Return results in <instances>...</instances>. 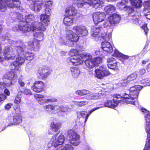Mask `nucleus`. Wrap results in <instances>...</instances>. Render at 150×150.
Here are the masks:
<instances>
[{"mask_svg": "<svg viewBox=\"0 0 150 150\" xmlns=\"http://www.w3.org/2000/svg\"><path fill=\"white\" fill-rule=\"evenodd\" d=\"M71 57L69 60L70 64L71 63L74 65H78L83 63L85 59V68L87 70L91 69L98 64H100L102 61V58L99 57H94L92 59V56L90 54L83 53L80 54L78 53L76 50H73L70 53Z\"/></svg>", "mask_w": 150, "mask_h": 150, "instance_id": "f257e3e1", "label": "nucleus"}, {"mask_svg": "<svg viewBox=\"0 0 150 150\" xmlns=\"http://www.w3.org/2000/svg\"><path fill=\"white\" fill-rule=\"evenodd\" d=\"M142 87L140 85H135L131 87L129 91V94L125 93L124 94L121 95L119 94H116L113 98L112 101L111 100H108L105 103V107L114 108L116 107L118 103L121 101L120 99L122 98L127 99V102L128 103L135 105V100L138 96L139 91L141 90Z\"/></svg>", "mask_w": 150, "mask_h": 150, "instance_id": "f03ea898", "label": "nucleus"}, {"mask_svg": "<svg viewBox=\"0 0 150 150\" xmlns=\"http://www.w3.org/2000/svg\"><path fill=\"white\" fill-rule=\"evenodd\" d=\"M79 37L71 30H68L66 31V36L60 38L59 42L62 45L71 47L74 45V42H76L78 41Z\"/></svg>", "mask_w": 150, "mask_h": 150, "instance_id": "7ed1b4c3", "label": "nucleus"}, {"mask_svg": "<svg viewBox=\"0 0 150 150\" xmlns=\"http://www.w3.org/2000/svg\"><path fill=\"white\" fill-rule=\"evenodd\" d=\"M102 39L104 40L101 43L102 48L103 50L108 52L111 53L113 51L112 46L108 41L110 40L111 38V34L104 33L101 35Z\"/></svg>", "mask_w": 150, "mask_h": 150, "instance_id": "20e7f679", "label": "nucleus"}, {"mask_svg": "<svg viewBox=\"0 0 150 150\" xmlns=\"http://www.w3.org/2000/svg\"><path fill=\"white\" fill-rule=\"evenodd\" d=\"M44 27H41L40 26L34 25L33 23H32L28 24L23 21H21V27L20 31L23 33H26L30 31H33L36 29L44 30L45 29Z\"/></svg>", "mask_w": 150, "mask_h": 150, "instance_id": "39448f33", "label": "nucleus"}, {"mask_svg": "<svg viewBox=\"0 0 150 150\" xmlns=\"http://www.w3.org/2000/svg\"><path fill=\"white\" fill-rule=\"evenodd\" d=\"M146 121L145 129L147 133V139L145 146L144 150H150V114L148 113L145 116Z\"/></svg>", "mask_w": 150, "mask_h": 150, "instance_id": "423d86ee", "label": "nucleus"}, {"mask_svg": "<svg viewBox=\"0 0 150 150\" xmlns=\"http://www.w3.org/2000/svg\"><path fill=\"white\" fill-rule=\"evenodd\" d=\"M57 134H56L51 138L50 142L48 144V147H50L52 146L56 147L63 144L64 140V136L60 135L57 137Z\"/></svg>", "mask_w": 150, "mask_h": 150, "instance_id": "0eeeda50", "label": "nucleus"}, {"mask_svg": "<svg viewBox=\"0 0 150 150\" xmlns=\"http://www.w3.org/2000/svg\"><path fill=\"white\" fill-rule=\"evenodd\" d=\"M68 134L67 137L71 141V143L75 146L79 145L80 143L79 135L71 130L68 131Z\"/></svg>", "mask_w": 150, "mask_h": 150, "instance_id": "6e6552de", "label": "nucleus"}, {"mask_svg": "<svg viewBox=\"0 0 150 150\" xmlns=\"http://www.w3.org/2000/svg\"><path fill=\"white\" fill-rule=\"evenodd\" d=\"M40 21L44 23L45 25L43 24L42 23L37 22L35 23L36 24L38 27L40 26L41 27L45 28V29L42 31H44L45 30L47 25L49 24L50 20V16L49 15H46V14H42L40 16Z\"/></svg>", "mask_w": 150, "mask_h": 150, "instance_id": "1a4fd4ad", "label": "nucleus"}, {"mask_svg": "<svg viewBox=\"0 0 150 150\" xmlns=\"http://www.w3.org/2000/svg\"><path fill=\"white\" fill-rule=\"evenodd\" d=\"M25 61L24 58L19 56L17 58L16 61L11 64L10 68L11 70H14L15 71L19 70L20 66Z\"/></svg>", "mask_w": 150, "mask_h": 150, "instance_id": "9d476101", "label": "nucleus"}, {"mask_svg": "<svg viewBox=\"0 0 150 150\" xmlns=\"http://www.w3.org/2000/svg\"><path fill=\"white\" fill-rule=\"evenodd\" d=\"M95 72V76L99 79H101L104 76L110 74V73L106 69L104 66L100 67L99 69H96Z\"/></svg>", "mask_w": 150, "mask_h": 150, "instance_id": "9b49d317", "label": "nucleus"}, {"mask_svg": "<svg viewBox=\"0 0 150 150\" xmlns=\"http://www.w3.org/2000/svg\"><path fill=\"white\" fill-rule=\"evenodd\" d=\"M43 4L42 0H35L30 4V7L35 12H37L41 9Z\"/></svg>", "mask_w": 150, "mask_h": 150, "instance_id": "f8f14e48", "label": "nucleus"}, {"mask_svg": "<svg viewBox=\"0 0 150 150\" xmlns=\"http://www.w3.org/2000/svg\"><path fill=\"white\" fill-rule=\"evenodd\" d=\"M27 49L26 46L24 44H21L20 45L15 46L13 52L14 57L16 56L24 55Z\"/></svg>", "mask_w": 150, "mask_h": 150, "instance_id": "ddd939ff", "label": "nucleus"}, {"mask_svg": "<svg viewBox=\"0 0 150 150\" xmlns=\"http://www.w3.org/2000/svg\"><path fill=\"white\" fill-rule=\"evenodd\" d=\"M105 14L102 12H97L93 14V18L94 23L97 24L104 20L105 18Z\"/></svg>", "mask_w": 150, "mask_h": 150, "instance_id": "4468645a", "label": "nucleus"}, {"mask_svg": "<svg viewBox=\"0 0 150 150\" xmlns=\"http://www.w3.org/2000/svg\"><path fill=\"white\" fill-rule=\"evenodd\" d=\"M12 48L11 46H6L4 49L3 54L8 59H13L15 58Z\"/></svg>", "mask_w": 150, "mask_h": 150, "instance_id": "2eb2a0df", "label": "nucleus"}, {"mask_svg": "<svg viewBox=\"0 0 150 150\" xmlns=\"http://www.w3.org/2000/svg\"><path fill=\"white\" fill-rule=\"evenodd\" d=\"M44 86V84L42 82L37 81L34 83L31 88L34 91L40 93L43 91Z\"/></svg>", "mask_w": 150, "mask_h": 150, "instance_id": "dca6fc26", "label": "nucleus"}, {"mask_svg": "<svg viewBox=\"0 0 150 150\" xmlns=\"http://www.w3.org/2000/svg\"><path fill=\"white\" fill-rule=\"evenodd\" d=\"M102 28L101 27H93L92 28L91 34L93 37H96V40H101L102 39L101 35L102 34L106 33L105 32L102 33L100 36L99 35V32L101 30Z\"/></svg>", "mask_w": 150, "mask_h": 150, "instance_id": "f3484780", "label": "nucleus"}, {"mask_svg": "<svg viewBox=\"0 0 150 150\" xmlns=\"http://www.w3.org/2000/svg\"><path fill=\"white\" fill-rule=\"evenodd\" d=\"M73 30L78 35L85 36L87 35L88 31L85 27L79 25L73 27Z\"/></svg>", "mask_w": 150, "mask_h": 150, "instance_id": "a211bd4d", "label": "nucleus"}, {"mask_svg": "<svg viewBox=\"0 0 150 150\" xmlns=\"http://www.w3.org/2000/svg\"><path fill=\"white\" fill-rule=\"evenodd\" d=\"M38 72L42 78H46L50 73V71L49 68L45 66H43L40 68L38 71Z\"/></svg>", "mask_w": 150, "mask_h": 150, "instance_id": "6ab92c4d", "label": "nucleus"}, {"mask_svg": "<svg viewBox=\"0 0 150 150\" xmlns=\"http://www.w3.org/2000/svg\"><path fill=\"white\" fill-rule=\"evenodd\" d=\"M120 16L117 14L114 13L108 18V22L114 25L118 23L120 20Z\"/></svg>", "mask_w": 150, "mask_h": 150, "instance_id": "aec40b11", "label": "nucleus"}, {"mask_svg": "<svg viewBox=\"0 0 150 150\" xmlns=\"http://www.w3.org/2000/svg\"><path fill=\"white\" fill-rule=\"evenodd\" d=\"M5 79L9 80L10 81L16 80L17 75L14 71H11L6 73L4 76Z\"/></svg>", "mask_w": 150, "mask_h": 150, "instance_id": "412c9836", "label": "nucleus"}, {"mask_svg": "<svg viewBox=\"0 0 150 150\" xmlns=\"http://www.w3.org/2000/svg\"><path fill=\"white\" fill-rule=\"evenodd\" d=\"M40 44L36 40L30 41L28 42V48L31 50L37 51L38 49Z\"/></svg>", "mask_w": 150, "mask_h": 150, "instance_id": "4be33fe9", "label": "nucleus"}, {"mask_svg": "<svg viewBox=\"0 0 150 150\" xmlns=\"http://www.w3.org/2000/svg\"><path fill=\"white\" fill-rule=\"evenodd\" d=\"M66 14L69 16H74L76 13V10L74 7L73 6H70L67 7L65 10Z\"/></svg>", "mask_w": 150, "mask_h": 150, "instance_id": "5701e85b", "label": "nucleus"}, {"mask_svg": "<svg viewBox=\"0 0 150 150\" xmlns=\"http://www.w3.org/2000/svg\"><path fill=\"white\" fill-rule=\"evenodd\" d=\"M13 122L9 123L8 126H11L12 125H18L21 123L22 121V117L20 114H16L13 117Z\"/></svg>", "mask_w": 150, "mask_h": 150, "instance_id": "b1692460", "label": "nucleus"}, {"mask_svg": "<svg viewBox=\"0 0 150 150\" xmlns=\"http://www.w3.org/2000/svg\"><path fill=\"white\" fill-rule=\"evenodd\" d=\"M78 117H79L80 119L81 120V122L85 123L87 120V117H86V112L82 111L78 112L77 113Z\"/></svg>", "mask_w": 150, "mask_h": 150, "instance_id": "393cba45", "label": "nucleus"}, {"mask_svg": "<svg viewBox=\"0 0 150 150\" xmlns=\"http://www.w3.org/2000/svg\"><path fill=\"white\" fill-rule=\"evenodd\" d=\"M34 19V16L33 14H29L25 16V21H23L28 24L32 23H33L34 24V25L37 26V25L35 23L37 22H34L33 21Z\"/></svg>", "mask_w": 150, "mask_h": 150, "instance_id": "a878e982", "label": "nucleus"}, {"mask_svg": "<svg viewBox=\"0 0 150 150\" xmlns=\"http://www.w3.org/2000/svg\"><path fill=\"white\" fill-rule=\"evenodd\" d=\"M60 108V106L57 105H48L43 106V108L46 111L50 112L52 110H58Z\"/></svg>", "mask_w": 150, "mask_h": 150, "instance_id": "bb28decb", "label": "nucleus"}, {"mask_svg": "<svg viewBox=\"0 0 150 150\" xmlns=\"http://www.w3.org/2000/svg\"><path fill=\"white\" fill-rule=\"evenodd\" d=\"M57 99L55 98H45L38 99L37 101L38 103L41 105H43L46 103L49 102L51 103L57 101Z\"/></svg>", "mask_w": 150, "mask_h": 150, "instance_id": "cd10ccee", "label": "nucleus"}, {"mask_svg": "<svg viewBox=\"0 0 150 150\" xmlns=\"http://www.w3.org/2000/svg\"><path fill=\"white\" fill-rule=\"evenodd\" d=\"M128 2V0H121V2L117 4V7L120 9H124V10H125L128 6L127 5Z\"/></svg>", "mask_w": 150, "mask_h": 150, "instance_id": "c85d7f7f", "label": "nucleus"}, {"mask_svg": "<svg viewBox=\"0 0 150 150\" xmlns=\"http://www.w3.org/2000/svg\"><path fill=\"white\" fill-rule=\"evenodd\" d=\"M50 127L53 131L57 132V133L60 132V128L61 125L59 123L52 122L50 125Z\"/></svg>", "mask_w": 150, "mask_h": 150, "instance_id": "c756f323", "label": "nucleus"}, {"mask_svg": "<svg viewBox=\"0 0 150 150\" xmlns=\"http://www.w3.org/2000/svg\"><path fill=\"white\" fill-rule=\"evenodd\" d=\"M72 76L74 78H76L79 76L80 71L77 67H71L70 69Z\"/></svg>", "mask_w": 150, "mask_h": 150, "instance_id": "7c9ffc66", "label": "nucleus"}, {"mask_svg": "<svg viewBox=\"0 0 150 150\" xmlns=\"http://www.w3.org/2000/svg\"><path fill=\"white\" fill-rule=\"evenodd\" d=\"M63 23L67 26L71 25L73 23V18L70 16H66L64 18Z\"/></svg>", "mask_w": 150, "mask_h": 150, "instance_id": "2f4dec72", "label": "nucleus"}, {"mask_svg": "<svg viewBox=\"0 0 150 150\" xmlns=\"http://www.w3.org/2000/svg\"><path fill=\"white\" fill-rule=\"evenodd\" d=\"M33 36L35 40L41 41L43 39L44 34L42 32L38 31L34 33Z\"/></svg>", "mask_w": 150, "mask_h": 150, "instance_id": "473e14b6", "label": "nucleus"}, {"mask_svg": "<svg viewBox=\"0 0 150 150\" xmlns=\"http://www.w3.org/2000/svg\"><path fill=\"white\" fill-rule=\"evenodd\" d=\"M104 3L103 1L100 0H96L93 1L92 4L93 7L95 9H99L101 8L103 6Z\"/></svg>", "mask_w": 150, "mask_h": 150, "instance_id": "72a5a7b5", "label": "nucleus"}, {"mask_svg": "<svg viewBox=\"0 0 150 150\" xmlns=\"http://www.w3.org/2000/svg\"><path fill=\"white\" fill-rule=\"evenodd\" d=\"M137 74L136 73H132L129 76L127 79L124 81L126 83H129L131 82V83H132V82L137 77Z\"/></svg>", "mask_w": 150, "mask_h": 150, "instance_id": "f704fd0d", "label": "nucleus"}, {"mask_svg": "<svg viewBox=\"0 0 150 150\" xmlns=\"http://www.w3.org/2000/svg\"><path fill=\"white\" fill-rule=\"evenodd\" d=\"M99 96L98 93H92L86 96L85 98L88 100H95L99 98Z\"/></svg>", "mask_w": 150, "mask_h": 150, "instance_id": "c9c22d12", "label": "nucleus"}, {"mask_svg": "<svg viewBox=\"0 0 150 150\" xmlns=\"http://www.w3.org/2000/svg\"><path fill=\"white\" fill-rule=\"evenodd\" d=\"M10 3H7L8 4V7L9 8L18 7L20 6L21 3L19 0H12Z\"/></svg>", "mask_w": 150, "mask_h": 150, "instance_id": "e433bc0d", "label": "nucleus"}, {"mask_svg": "<svg viewBox=\"0 0 150 150\" xmlns=\"http://www.w3.org/2000/svg\"><path fill=\"white\" fill-rule=\"evenodd\" d=\"M115 9V6L111 5L108 6L104 8L105 11L109 14H110L114 12Z\"/></svg>", "mask_w": 150, "mask_h": 150, "instance_id": "4c0bfd02", "label": "nucleus"}, {"mask_svg": "<svg viewBox=\"0 0 150 150\" xmlns=\"http://www.w3.org/2000/svg\"><path fill=\"white\" fill-rule=\"evenodd\" d=\"M55 150H73L72 146L69 144H66L64 146H62Z\"/></svg>", "mask_w": 150, "mask_h": 150, "instance_id": "58836bf2", "label": "nucleus"}, {"mask_svg": "<svg viewBox=\"0 0 150 150\" xmlns=\"http://www.w3.org/2000/svg\"><path fill=\"white\" fill-rule=\"evenodd\" d=\"M80 1L82 2L77 3V6L79 7H81L85 5H90L91 3V0H80Z\"/></svg>", "mask_w": 150, "mask_h": 150, "instance_id": "ea45409f", "label": "nucleus"}, {"mask_svg": "<svg viewBox=\"0 0 150 150\" xmlns=\"http://www.w3.org/2000/svg\"><path fill=\"white\" fill-rule=\"evenodd\" d=\"M131 3L132 5L135 8H140L142 6L141 0H137L136 1L131 2Z\"/></svg>", "mask_w": 150, "mask_h": 150, "instance_id": "a19ab883", "label": "nucleus"}, {"mask_svg": "<svg viewBox=\"0 0 150 150\" xmlns=\"http://www.w3.org/2000/svg\"><path fill=\"white\" fill-rule=\"evenodd\" d=\"M34 56L33 53L31 52H27L24 56L26 59L31 60L34 58Z\"/></svg>", "mask_w": 150, "mask_h": 150, "instance_id": "79ce46f5", "label": "nucleus"}, {"mask_svg": "<svg viewBox=\"0 0 150 150\" xmlns=\"http://www.w3.org/2000/svg\"><path fill=\"white\" fill-rule=\"evenodd\" d=\"M108 66L109 68L111 69H114L117 68V63L116 61H114L113 63L108 64Z\"/></svg>", "mask_w": 150, "mask_h": 150, "instance_id": "37998d69", "label": "nucleus"}, {"mask_svg": "<svg viewBox=\"0 0 150 150\" xmlns=\"http://www.w3.org/2000/svg\"><path fill=\"white\" fill-rule=\"evenodd\" d=\"M137 13L134 15H131V17H130V19L132 20V22L134 23H136L138 22V16L137 15Z\"/></svg>", "mask_w": 150, "mask_h": 150, "instance_id": "c03bdc74", "label": "nucleus"}, {"mask_svg": "<svg viewBox=\"0 0 150 150\" xmlns=\"http://www.w3.org/2000/svg\"><path fill=\"white\" fill-rule=\"evenodd\" d=\"M21 94H19L18 93L15 98L14 100V102L16 104H19L20 103L21 101Z\"/></svg>", "mask_w": 150, "mask_h": 150, "instance_id": "a18cd8bd", "label": "nucleus"}, {"mask_svg": "<svg viewBox=\"0 0 150 150\" xmlns=\"http://www.w3.org/2000/svg\"><path fill=\"white\" fill-rule=\"evenodd\" d=\"M129 13V17H131V15H134V14H133L134 12V9L131 8L130 6H128L125 10Z\"/></svg>", "mask_w": 150, "mask_h": 150, "instance_id": "49530a36", "label": "nucleus"}, {"mask_svg": "<svg viewBox=\"0 0 150 150\" xmlns=\"http://www.w3.org/2000/svg\"><path fill=\"white\" fill-rule=\"evenodd\" d=\"M88 104V102L86 101H82L75 102L76 105L79 107H81L82 106L86 105Z\"/></svg>", "mask_w": 150, "mask_h": 150, "instance_id": "de8ad7c7", "label": "nucleus"}, {"mask_svg": "<svg viewBox=\"0 0 150 150\" xmlns=\"http://www.w3.org/2000/svg\"><path fill=\"white\" fill-rule=\"evenodd\" d=\"M60 111L63 112H69V109L67 106H62L60 107L59 108Z\"/></svg>", "mask_w": 150, "mask_h": 150, "instance_id": "09e8293b", "label": "nucleus"}, {"mask_svg": "<svg viewBox=\"0 0 150 150\" xmlns=\"http://www.w3.org/2000/svg\"><path fill=\"white\" fill-rule=\"evenodd\" d=\"M51 13V10L50 8H45V13L43 14H46V15H49L50 16Z\"/></svg>", "mask_w": 150, "mask_h": 150, "instance_id": "8fccbe9b", "label": "nucleus"}, {"mask_svg": "<svg viewBox=\"0 0 150 150\" xmlns=\"http://www.w3.org/2000/svg\"><path fill=\"white\" fill-rule=\"evenodd\" d=\"M34 97L35 99H36L37 101L38 99H43L45 97L44 95L38 94H36L35 95Z\"/></svg>", "mask_w": 150, "mask_h": 150, "instance_id": "3c124183", "label": "nucleus"}, {"mask_svg": "<svg viewBox=\"0 0 150 150\" xmlns=\"http://www.w3.org/2000/svg\"><path fill=\"white\" fill-rule=\"evenodd\" d=\"M122 55V53L119 52L117 50H115L114 51V53L113 56L115 57H120Z\"/></svg>", "mask_w": 150, "mask_h": 150, "instance_id": "603ef678", "label": "nucleus"}, {"mask_svg": "<svg viewBox=\"0 0 150 150\" xmlns=\"http://www.w3.org/2000/svg\"><path fill=\"white\" fill-rule=\"evenodd\" d=\"M21 27V22L20 24L18 25H16L13 28V30L14 31H17L19 30L20 31V28Z\"/></svg>", "mask_w": 150, "mask_h": 150, "instance_id": "864d4df0", "label": "nucleus"}, {"mask_svg": "<svg viewBox=\"0 0 150 150\" xmlns=\"http://www.w3.org/2000/svg\"><path fill=\"white\" fill-rule=\"evenodd\" d=\"M24 95H28L31 94V92L30 90L28 89H25L22 91Z\"/></svg>", "mask_w": 150, "mask_h": 150, "instance_id": "5fc2aeb1", "label": "nucleus"}, {"mask_svg": "<svg viewBox=\"0 0 150 150\" xmlns=\"http://www.w3.org/2000/svg\"><path fill=\"white\" fill-rule=\"evenodd\" d=\"M48 1H47L45 4V7L46 8H48L51 7L52 5V3L51 2L50 0H48Z\"/></svg>", "mask_w": 150, "mask_h": 150, "instance_id": "6e6d98bb", "label": "nucleus"}, {"mask_svg": "<svg viewBox=\"0 0 150 150\" xmlns=\"http://www.w3.org/2000/svg\"><path fill=\"white\" fill-rule=\"evenodd\" d=\"M146 72L145 69L142 68L140 69L139 71L138 74L139 75H142L144 74Z\"/></svg>", "mask_w": 150, "mask_h": 150, "instance_id": "4d7b16f0", "label": "nucleus"}, {"mask_svg": "<svg viewBox=\"0 0 150 150\" xmlns=\"http://www.w3.org/2000/svg\"><path fill=\"white\" fill-rule=\"evenodd\" d=\"M99 107H97V108H94L93 109L90 110L89 111L88 113H86V115H87L86 117H87V118H88V117L90 115L91 113L93 112H94L95 110L99 109Z\"/></svg>", "mask_w": 150, "mask_h": 150, "instance_id": "13d9d810", "label": "nucleus"}, {"mask_svg": "<svg viewBox=\"0 0 150 150\" xmlns=\"http://www.w3.org/2000/svg\"><path fill=\"white\" fill-rule=\"evenodd\" d=\"M142 28L144 30V32L145 33V34L147 35V33L148 31V29L147 28L146 25L145 24L144 25H143L142 27Z\"/></svg>", "mask_w": 150, "mask_h": 150, "instance_id": "bf43d9fd", "label": "nucleus"}, {"mask_svg": "<svg viewBox=\"0 0 150 150\" xmlns=\"http://www.w3.org/2000/svg\"><path fill=\"white\" fill-rule=\"evenodd\" d=\"M12 0H0L2 2H3V3H4V4L5 5V6H6H6L8 7V3H10V2L11 1H12Z\"/></svg>", "mask_w": 150, "mask_h": 150, "instance_id": "052dcab7", "label": "nucleus"}, {"mask_svg": "<svg viewBox=\"0 0 150 150\" xmlns=\"http://www.w3.org/2000/svg\"><path fill=\"white\" fill-rule=\"evenodd\" d=\"M91 93L90 91L86 89L82 90V96L88 95Z\"/></svg>", "mask_w": 150, "mask_h": 150, "instance_id": "680f3d73", "label": "nucleus"}, {"mask_svg": "<svg viewBox=\"0 0 150 150\" xmlns=\"http://www.w3.org/2000/svg\"><path fill=\"white\" fill-rule=\"evenodd\" d=\"M4 60H10V59H6V57H5V56L4 54L3 55H0V62H2Z\"/></svg>", "mask_w": 150, "mask_h": 150, "instance_id": "e2e57ef3", "label": "nucleus"}, {"mask_svg": "<svg viewBox=\"0 0 150 150\" xmlns=\"http://www.w3.org/2000/svg\"><path fill=\"white\" fill-rule=\"evenodd\" d=\"M145 7L148 9H150V0L146 1L145 2Z\"/></svg>", "mask_w": 150, "mask_h": 150, "instance_id": "0e129e2a", "label": "nucleus"}, {"mask_svg": "<svg viewBox=\"0 0 150 150\" xmlns=\"http://www.w3.org/2000/svg\"><path fill=\"white\" fill-rule=\"evenodd\" d=\"M18 83L20 86L21 87H23L25 85L24 82L22 81L21 79H19L18 80Z\"/></svg>", "mask_w": 150, "mask_h": 150, "instance_id": "69168bd1", "label": "nucleus"}, {"mask_svg": "<svg viewBox=\"0 0 150 150\" xmlns=\"http://www.w3.org/2000/svg\"><path fill=\"white\" fill-rule=\"evenodd\" d=\"M144 14L147 18L150 19V11H148L146 13L144 12Z\"/></svg>", "mask_w": 150, "mask_h": 150, "instance_id": "338daca9", "label": "nucleus"}, {"mask_svg": "<svg viewBox=\"0 0 150 150\" xmlns=\"http://www.w3.org/2000/svg\"><path fill=\"white\" fill-rule=\"evenodd\" d=\"M14 16H13L12 18H15L17 19H19V18H21V15L19 13H16L14 15Z\"/></svg>", "mask_w": 150, "mask_h": 150, "instance_id": "774afa93", "label": "nucleus"}]
</instances>
